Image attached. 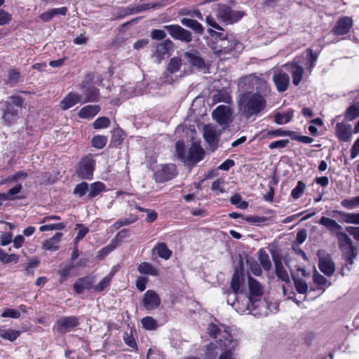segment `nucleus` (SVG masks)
I'll use <instances>...</instances> for the list:
<instances>
[{"label": "nucleus", "instance_id": "38", "mask_svg": "<svg viewBox=\"0 0 359 359\" xmlns=\"http://www.w3.org/2000/svg\"><path fill=\"white\" fill-rule=\"evenodd\" d=\"M293 116V111H288L286 113L278 112L275 115V122L278 124H285L290 121Z\"/></svg>", "mask_w": 359, "mask_h": 359}, {"label": "nucleus", "instance_id": "22", "mask_svg": "<svg viewBox=\"0 0 359 359\" xmlns=\"http://www.w3.org/2000/svg\"><path fill=\"white\" fill-rule=\"evenodd\" d=\"M77 325V318L74 316H69L59 320L57 322V328L59 332L64 333Z\"/></svg>", "mask_w": 359, "mask_h": 359}, {"label": "nucleus", "instance_id": "8", "mask_svg": "<svg viewBox=\"0 0 359 359\" xmlns=\"http://www.w3.org/2000/svg\"><path fill=\"white\" fill-rule=\"evenodd\" d=\"M317 255L320 271L327 276H332L335 271V264L331 255L323 250H318Z\"/></svg>", "mask_w": 359, "mask_h": 359}, {"label": "nucleus", "instance_id": "43", "mask_svg": "<svg viewBox=\"0 0 359 359\" xmlns=\"http://www.w3.org/2000/svg\"><path fill=\"white\" fill-rule=\"evenodd\" d=\"M22 190V185L18 184L8 190L6 194H0V199L4 201L14 199V195L19 194Z\"/></svg>", "mask_w": 359, "mask_h": 359}, {"label": "nucleus", "instance_id": "21", "mask_svg": "<svg viewBox=\"0 0 359 359\" xmlns=\"http://www.w3.org/2000/svg\"><path fill=\"white\" fill-rule=\"evenodd\" d=\"M82 97L76 93H68L60 103V107L63 110H67L81 102Z\"/></svg>", "mask_w": 359, "mask_h": 359}, {"label": "nucleus", "instance_id": "47", "mask_svg": "<svg viewBox=\"0 0 359 359\" xmlns=\"http://www.w3.org/2000/svg\"><path fill=\"white\" fill-rule=\"evenodd\" d=\"M241 284V277L240 274L238 273V272L236 271L234 272L232 279H231V287L234 292L233 297H236V294L239 291Z\"/></svg>", "mask_w": 359, "mask_h": 359}, {"label": "nucleus", "instance_id": "25", "mask_svg": "<svg viewBox=\"0 0 359 359\" xmlns=\"http://www.w3.org/2000/svg\"><path fill=\"white\" fill-rule=\"evenodd\" d=\"M62 235V233H56L53 237L46 240L42 244L43 249L49 251L57 250Z\"/></svg>", "mask_w": 359, "mask_h": 359}, {"label": "nucleus", "instance_id": "56", "mask_svg": "<svg viewBox=\"0 0 359 359\" xmlns=\"http://www.w3.org/2000/svg\"><path fill=\"white\" fill-rule=\"evenodd\" d=\"M66 226V224L63 222L54 224H45L40 226L39 230L41 231H53V230H62L64 229Z\"/></svg>", "mask_w": 359, "mask_h": 359}, {"label": "nucleus", "instance_id": "41", "mask_svg": "<svg viewBox=\"0 0 359 359\" xmlns=\"http://www.w3.org/2000/svg\"><path fill=\"white\" fill-rule=\"evenodd\" d=\"M113 274L110 273L108 276L104 277L97 284L93 285V290L96 292H102L106 289L112 278Z\"/></svg>", "mask_w": 359, "mask_h": 359}, {"label": "nucleus", "instance_id": "36", "mask_svg": "<svg viewBox=\"0 0 359 359\" xmlns=\"http://www.w3.org/2000/svg\"><path fill=\"white\" fill-rule=\"evenodd\" d=\"M155 250L157 252L158 256L164 259H168L171 255L172 252L170 250L166 244L165 243H160L156 247Z\"/></svg>", "mask_w": 359, "mask_h": 359}, {"label": "nucleus", "instance_id": "53", "mask_svg": "<svg viewBox=\"0 0 359 359\" xmlns=\"http://www.w3.org/2000/svg\"><path fill=\"white\" fill-rule=\"evenodd\" d=\"M110 124L109 119L107 117L102 116L98 118L93 123L95 129H102L107 128Z\"/></svg>", "mask_w": 359, "mask_h": 359}, {"label": "nucleus", "instance_id": "29", "mask_svg": "<svg viewBox=\"0 0 359 359\" xmlns=\"http://www.w3.org/2000/svg\"><path fill=\"white\" fill-rule=\"evenodd\" d=\"M341 250L343 252L344 258L347 262L346 267L347 271L349 272L351 271V267L348 265L351 266L353 264V261L357 257V249L354 245H351L350 247L341 249Z\"/></svg>", "mask_w": 359, "mask_h": 359}, {"label": "nucleus", "instance_id": "63", "mask_svg": "<svg viewBox=\"0 0 359 359\" xmlns=\"http://www.w3.org/2000/svg\"><path fill=\"white\" fill-rule=\"evenodd\" d=\"M289 142H290V141L287 139L280 140H278V141H275V142H271L269 145V147L270 149H283V148L286 147L288 145Z\"/></svg>", "mask_w": 359, "mask_h": 359}, {"label": "nucleus", "instance_id": "9", "mask_svg": "<svg viewBox=\"0 0 359 359\" xmlns=\"http://www.w3.org/2000/svg\"><path fill=\"white\" fill-rule=\"evenodd\" d=\"M224 130H219L212 124L205 125L203 128V136L212 150H215L219 142V137Z\"/></svg>", "mask_w": 359, "mask_h": 359}, {"label": "nucleus", "instance_id": "10", "mask_svg": "<svg viewBox=\"0 0 359 359\" xmlns=\"http://www.w3.org/2000/svg\"><path fill=\"white\" fill-rule=\"evenodd\" d=\"M176 175V166L174 164H165L155 170L154 177L156 182L162 183L172 179Z\"/></svg>", "mask_w": 359, "mask_h": 359}, {"label": "nucleus", "instance_id": "28", "mask_svg": "<svg viewBox=\"0 0 359 359\" xmlns=\"http://www.w3.org/2000/svg\"><path fill=\"white\" fill-rule=\"evenodd\" d=\"M319 224L325 226L332 233L336 235L337 233L342 230V227L335 220L326 217H322Z\"/></svg>", "mask_w": 359, "mask_h": 359}, {"label": "nucleus", "instance_id": "52", "mask_svg": "<svg viewBox=\"0 0 359 359\" xmlns=\"http://www.w3.org/2000/svg\"><path fill=\"white\" fill-rule=\"evenodd\" d=\"M294 286L297 291L300 294H306L308 291L306 283L301 278H294Z\"/></svg>", "mask_w": 359, "mask_h": 359}, {"label": "nucleus", "instance_id": "48", "mask_svg": "<svg viewBox=\"0 0 359 359\" xmlns=\"http://www.w3.org/2000/svg\"><path fill=\"white\" fill-rule=\"evenodd\" d=\"M74 266L73 263H63L60 266L58 273L62 278L65 279Z\"/></svg>", "mask_w": 359, "mask_h": 359}, {"label": "nucleus", "instance_id": "13", "mask_svg": "<svg viewBox=\"0 0 359 359\" xmlns=\"http://www.w3.org/2000/svg\"><path fill=\"white\" fill-rule=\"evenodd\" d=\"M173 47V43L170 39H166L164 41L158 43L152 53V58L156 64L161 63L166 56L168 55V52Z\"/></svg>", "mask_w": 359, "mask_h": 359}, {"label": "nucleus", "instance_id": "24", "mask_svg": "<svg viewBox=\"0 0 359 359\" xmlns=\"http://www.w3.org/2000/svg\"><path fill=\"white\" fill-rule=\"evenodd\" d=\"M93 277L86 276L82 278H79L75 282L74 285V290L76 292L81 293L84 290H90L93 288Z\"/></svg>", "mask_w": 359, "mask_h": 359}, {"label": "nucleus", "instance_id": "46", "mask_svg": "<svg viewBox=\"0 0 359 359\" xmlns=\"http://www.w3.org/2000/svg\"><path fill=\"white\" fill-rule=\"evenodd\" d=\"M104 189V185L100 182L93 183L90 187L88 197L93 198L100 194Z\"/></svg>", "mask_w": 359, "mask_h": 359}, {"label": "nucleus", "instance_id": "34", "mask_svg": "<svg viewBox=\"0 0 359 359\" xmlns=\"http://www.w3.org/2000/svg\"><path fill=\"white\" fill-rule=\"evenodd\" d=\"M335 236L337 238L338 245L341 250L353 245L351 239L346 233L342 232L341 230L337 233Z\"/></svg>", "mask_w": 359, "mask_h": 359}, {"label": "nucleus", "instance_id": "61", "mask_svg": "<svg viewBox=\"0 0 359 359\" xmlns=\"http://www.w3.org/2000/svg\"><path fill=\"white\" fill-rule=\"evenodd\" d=\"M88 189V184L86 182H81V184L76 185L74 190V194L79 196H82L86 194Z\"/></svg>", "mask_w": 359, "mask_h": 359}, {"label": "nucleus", "instance_id": "60", "mask_svg": "<svg viewBox=\"0 0 359 359\" xmlns=\"http://www.w3.org/2000/svg\"><path fill=\"white\" fill-rule=\"evenodd\" d=\"M12 20V15L7 11L0 9V25H8Z\"/></svg>", "mask_w": 359, "mask_h": 359}, {"label": "nucleus", "instance_id": "1", "mask_svg": "<svg viewBox=\"0 0 359 359\" xmlns=\"http://www.w3.org/2000/svg\"><path fill=\"white\" fill-rule=\"evenodd\" d=\"M248 294L246 305H241L239 302H233L231 305L241 313H250L255 309V304L259 302L263 295V287L255 279L249 276L248 280Z\"/></svg>", "mask_w": 359, "mask_h": 359}, {"label": "nucleus", "instance_id": "11", "mask_svg": "<svg viewBox=\"0 0 359 359\" xmlns=\"http://www.w3.org/2000/svg\"><path fill=\"white\" fill-rule=\"evenodd\" d=\"M241 48V44L234 40L233 38L219 39L217 42L215 51L218 55L230 54L233 50Z\"/></svg>", "mask_w": 359, "mask_h": 359}, {"label": "nucleus", "instance_id": "3", "mask_svg": "<svg viewBox=\"0 0 359 359\" xmlns=\"http://www.w3.org/2000/svg\"><path fill=\"white\" fill-rule=\"evenodd\" d=\"M238 86L243 91L248 90L254 87L256 88L258 94H263V97L270 92L269 84L264 79L253 75L243 77L238 81Z\"/></svg>", "mask_w": 359, "mask_h": 359}, {"label": "nucleus", "instance_id": "54", "mask_svg": "<svg viewBox=\"0 0 359 359\" xmlns=\"http://www.w3.org/2000/svg\"><path fill=\"white\" fill-rule=\"evenodd\" d=\"M305 189L306 184L303 182L299 181L297 187L292 191L291 195L292 198L294 199L299 198L304 193Z\"/></svg>", "mask_w": 359, "mask_h": 359}, {"label": "nucleus", "instance_id": "35", "mask_svg": "<svg viewBox=\"0 0 359 359\" xmlns=\"http://www.w3.org/2000/svg\"><path fill=\"white\" fill-rule=\"evenodd\" d=\"M286 66H290L292 68V82L295 86H298L302 79L304 69L294 64H288Z\"/></svg>", "mask_w": 359, "mask_h": 359}, {"label": "nucleus", "instance_id": "40", "mask_svg": "<svg viewBox=\"0 0 359 359\" xmlns=\"http://www.w3.org/2000/svg\"><path fill=\"white\" fill-rule=\"evenodd\" d=\"M259 260L264 269L269 271L271 268V263L269 255L264 250L259 251Z\"/></svg>", "mask_w": 359, "mask_h": 359}, {"label": "nucleus", "instance_id": "31", "mask_svg": "<svg viewBox=\"0 0 359 359\" xmlns=\"http://www.w3.org/2000/svg\"><path fill=\"white\" fill-rule=\"evenodd\" d=\"M20 335V331L0 327V337L10 341H15Z\"/></svg>", "mask_w": 359, "mask_h": 359}, {"label": "nucleus", "instance_id": "26", "mask_svg": "<svg viewBox=\"0 0 359 359\" xmlns=\"http://www.w3.org/2000/svg\"><path fill=\"white\" fill-rule=\"evenodd\" d=\"M184 55L191 66L196 67L199 69H205L206 67L204 60L197 53L186 52Z\"/></svg>", "mask_w": 359, "mask_h": 359}, {"label": "nucleus", "instance_id": "62", "mask_svg": "<svg viewBox=\"0 0 359 359\" xmlns=\"http://www.w3.org/2000/svg\"><path fill=\"white\" fill-rule=\"evenodd\" d=\"M1 317L3 318H19L20 317V313L19 311L13 309H6L2 313Z\"/></svg>", "mask_w": 359, "mask_h": 359}, {"label": "nucleus", "instance_id": "2", "mask_svg": "<svg viewBox=\"0 0 359 359\" xmlns=\"http://www.w3.org/2000/svg\"><path fill=\"white\" fill-rule=\"evenodd\" d=\"M266 103V100L262 95L251 92L243 93L239 99V105L248 117L263 111Z\"/></svg>", "mask_w": 359, "mask_h": 359}, {"label": "nucleus", "instance_id": "42", "mask_svg": "<svg viewBox=\"0 0 359 359\" xmlns=\"http://www.w3.org/2000/svg\"><path fill=\"white\" fill-rule=\"evenodd\" d=\"M181 65V58L179 57H174L170 60L167 69L170 73L174 74L180 70Z\"/></svg>", "mask_w": 359, "mask_h": 359}, {"label": "nucleus", "instance_id": "58", "mask_svg": "<svg viewBox=\"0 0 359 359\" xmlns=\"http://www.w3.org/2000/svg\"><path fill=\"white\" fill-rule=\"evenodd\" d=\"M158 6V4H140V5H137L131 8V12L133 13H140V12H142L144 11H146V10H148L150 8H156Z\"/></svg>", "mask_w": 359, "mask_h": 359}, {"label": "nucleus", "instance_id": "37", "mask_svg": "<svg viewBox=\"0 0 359 359\" xmlns=\"http://www.w3.org/2000/svg\"><path fill=\"white\" fill-rule=\"evenodd\" d=\"M313 280L315 284L317 285L318 288L321 289L325 287L327 285H330V283H328V280L326 278H325L323 275H321L316 269L314 268V272L313 274Z\"/></svg>", "mask_w": 359, "mask_h": 359}, {"label": "nucleus", "instance_id": "6", "mask_svg": "<svg viewBox=\"0 0 359 359\" xmlns=\"http://www.w3.org/2000/svg\"><path fill=\"white\" fill-rule=\"evenodd\" d=\"M212 116L224 130L232 122L233 109L226 105H219L212 111Z\"/></svg>", "mask_w": 359, "mask_h": 359}, {"label": "nucleus", "instance_id": "32", "mask_svg": "<svg viewBox=\"0 0 359 359\" xmlns=\"http://www.w3.org/2000/svg\"><path fill=\"white\" fill-rule=\"evenodd\" d=\"M137 270L140 273L142 274L154 276L159 275V269L148 262H143L140 264L137 267Z\"/></svg>", "mask_w": 359, "mask_h": 359}, {"label": "nucleus", "instance_id": "59", "mask_svg": "<svg viewBox=\"0 0 359 359\" xmlns=\"http://www.w3.org/2000/svg\"><path fill=\"white\" fill-rule=\"evenodd\" d=\"M230 201L232 204L237 205L238 208L242 210L246 209L248 206V203L246 201H243L241 196L238 194L233 195L231 198Z\"/></svg>", "mask_w": 359, "mask_h": 359}, {"label": "nucleus", "instance_id": "49", "mask_svg": "<svg viewBox=\"0 0 359 359\" xmlns=\"http://www.w3.org/2000/svg\"><path fill=\"white\" fill-rule=\"evenodd\" d=\"M142 324L146 330H154L156 329L158 326L156 320L150 316L143 318L142 320Z\"/></svg>", "mask_w": 359, "mask_h": 359}, {"label": "nucleus", "instance_id": "64", "mask_svg": "<svg viewBox=\"0 0 359 359\" xmlns=\"http://www.w3.org/2000/svg\"><path fill=\"white\" fill-rule=\"evenodd\" d=\"M224 182L220 180L214 181L212 184L211 189L216 192V194L223 193L224 191L223 188Z\"/></svg>", "mask_w": 359, "mask_h": 359}, {"label": "nucleus", "instance_id": "27", "mask_svg": "<svg viewBox=\"0 0 359 359\" xmlns=\"http://www.w3.org/2000/svg\"><path fill=\"white\" fill-rule=\"evenodd\" d=\"M273 259L275 265V271L276 276L283 281L289 283L290 281L289 274L285 269L280 259L276 256H273Z\"/></svg>", "mask_w": 359, "mask_h": 359}, {"label": "nucleus", "instance_id": "44", "mask_svg": "<svg viewBox=\"0 0 359 359\" xmlns=\"http://www.w3.org/2000/svg\"><path fill=\"white\" fill-rule=\"evenodd\" d=\"M359 116V104H355L349 107L346 111L345 118L349 121Z\"/></svg>", "mask_w": 359, "mask_h": 359}, {"label": "nucleus", "instance_id": "23", "mask_svg": "<svg viewBox=\"0 0 359 359\" xmlns=\"http://www.w3.org/2000/svg\"><path fill=\"white\" fill-rule=\"evenodd\" d=\"M336 133L340 140L348 142L351 137V126L344 123H338L336 126Z\"/></svg>", "mask_w": 359, "mask_h": 359}, {"label": "nucleus", "instance_id": "30", "mask_svg": "<svg viewBox=\"0 0 359 359\" xmlns=\"http://www.w3.org/2000/svg\"><path fill=\"white\" fill-rule=\"evenodd\" d=\"M99 111L98 105H87L80 109L79 116L82 118H89L95 116Z\"/></svg>", "mask_w": 359, "mask_h": 359}, {"label": "nucleus", "instance_id": "51", "mask_svg": "<svg viewBox=\"0 0 359 359\" xmlns=\"http://www.w3.org/2000/svg\"><path fill=\"white\" fill-rule=\"evenodd\" d=\"M341 204L347 209H353L359 205V196L350 199H344L341 201Z\"/></svg>", "mask_w": 359, "mask_h": 359}, {"label": "nucleus", "instance_id": "7", "mask_svg": "<svg viewBox=\"0 0 359 359\" xmlns=\"http://www.w3.org/2000/svg\"><path fill=\"white\" fill-rule=\"evenodd\" d=\"M244 15L245 13L243 11L231 10L226 5H221L219 7L217 17L221 22L226 24H232L240 20Z\"/></svg>", "mask_w": 359, "mask_h": 359}, {"label": "nucleus", "instance_id": "55", "mask_svg": "<svg viewBox=\"0 0 359 359\" xmlns=\"http://www.w3.org/2000/svg\"><path fill=\"white\" fill-rule=\"evenodd\" d=\"M176 154L179 158L185 162L187 154L184 153V143L183 141H177L175 144Z\"/></svg>", "mask_w": 359, "mask_h": 359}, {"label": "nucleus", "instance_id": "12", "mask_svg": "<svg viewBox=\"0 0 359 359\" xmlns=\"http://www.w3.org/2000/svg\"><path fill=\"white\" fill-rule=\"evenodd\" d=\"M164 28L168 30L169 34L175 39L187 43L192 40L191 33L178 25H165Z\"/></svg>", "mask_w": 359, "mask_h": 359}, {"label": "nucleus", "instance_id": "19", "mask_svg": "<svg viewBox=\"0 0 359 359\" xmlns=\"http://www.w3.org/2000/svg\"><path fill=\"white\" fill-rule=\"evenodd\" d=\"M353 25L352 19L349 17H344L339 19L332 32L336 35H344L347 34Z\"/></svg>", "mask_w": 359, "mask_h": 359}, {"label": "nucleus", "instance_id": "4", "mask_svg": "<svg viewBox=\"0 0 359 359\" xmlns=\"http://www.w3.org/2000/svg\"><path fill=\"white\" fill-rule=\"evenodd\" d=\"M9 101L6 102V109L4 111L3 119L6 124L10 125L18 118V108H20L23 99L19 96L11 97Z\"/></svg>", "mask_w": 359, "mask_h": 359}, {"label": "nucleus", "instance_id": "16", "mask_svg": "<svg viewBox=\"0 0 359 359\" xmlns=\"http://www.w3.org/2000/svg\"><path fill=\"white\" fill-rule=\"evenodd\" d=\"M81 90L84 96L85 102H94L99 100V90L94 86H89L88 81H84L81 83Z\"/></svg>", "mask_w": 359, "mask_h": 359}, {"label": "nucleus", "instance_id": "57", "mask_svg": "<svg viewBox=\"0 0 359 359\" xmlns=\"http://www.w3.org/2000/svg\"><path fill=\"white\" fill-rule=\"evenodd\" d=\"M39 262H40L39 259L37 257L31 259L26 264V268H25L26 273L27 275H33L34 269L39 265Z\"/></svg>", "mask_w": 359, "mask_h": 359}, {"label": "nucleus", "instance_id": "39", "mask_svg": "<svg viewBox=\"0 0 359 359\" xmlns=\"http://www.w3.org/2000/svg\"><path fill=\"white\" fill-rule=\"evenodd\" d=\"M342 221L348 224H359V213L339 212Z\"/></svg>", "mask_w": 359, "mask_h": 359}, {"label": "nucleus", "instance_id": "45", "mask_svg": "<svg viewBox=\"0 0 359 359\" xmlns=\"http://www.w3.org/2000/svg\"><path fill=\"white\" fill-rule=\"evenodd\" d=\"M20 78V74L18 71H17L15 69H11L8 72L6 79V83L11 86H13L17 82H18Z\"/></svg>", "mask_w": 359, "mask_h": 359}, {"label": "nucleus", "instance_id": "5", "mask_svg": "<svg viewBox=\"0 0 359 359\" xmlns=\"http://www.w3.org/2000/svg\"><path fill=\"white\" fill-rule=\"evenodd\" d=\"M222 327L223 330L215 324H210L208 327V333L211 337L218 339V340L222 338L224 340V347L235 348L238 344L237 341L233 339L224 326L222 325Z\"/></svg>", "mask_w": 359, "mask_h": 359}, {"label": "nucleus", "instance_id": "17", "mask_svg": "<svg viewBox=\"0 0 359 359\" xmlns=\"http://www.w3.org/2000/svg\"><path fill=\"white\" fill-rule=\"evenodd\" d=\"M273 81L279 92L285 91L289 86V75L283 72H276L273 76Z\"/></svg>", "mask_w": 359, "mask_h": 359}, {"label": "nucleus", "instance_id": "20", "mask_svg": "<svg viewBox=\"0 0 359 359\" xmlns=\"http://www.w3.org/2000/svg\"><path fill=\"white\" fill-rule=\"evenodd\" d=\"M228 347H224V340L219 338V340H217L215 343H211L207 347L205 355L209 359H215L219 354V352L222 353Z\"/></svg>", "mask_w": 359, "mask_h": 359}, {"label": "nucleus", "instance_id": "18", "mask_svg": "<svg viewBox=\"0 0 359 359\" xmlns=\"http://www.w3.org/2000/svg\"><path fill=\"white\" fill-rule=\"evenodd\" d=\"M205 151L203 149L197 144H193L189 148L188 154L186 156V161L191 163H198L203 158Z\"/></svg>", "mask_w": 359, "mask_h": 359}, {"label": "nucleus", "instance_id": "15", "mask_svg": "<svg viewBox=\"0 0 359 359\" xmlns=\"http://www.w3.org/2000/svg\"><path fill=\"white\" fill-rule=\"evenodd\" d=\"M144 306L147 310H154L161 304L159 295L154 290H147L142 299Z\"/></svg>", "mask_w": 359, "mask_h": 359}, {"label": "nucleus", "instance_id": "33", "mask_svg": "<svg viewBox=\"0 0 359 359\" xmlns=\"http://www.w3.org/2000/svg\"><path fill=\"white\" fill-rule=\"evenodd\" d=\"M181 23L183 25L192 29L197 34H202L204 31V28L202 25L195 20L182 18L181 20Z\"/></svg>", "mask_w": 359, "mask_h": 359}, {"label": "nucleus", "instance_id": "14", "mask_svg": "<svg viewBox=\"0 0 359 359\" xmlns=\"http://www.w3.org/2000/svg\"><path fill=\"white\" fill-rule=\"evenodd\" d=\"M95 161L88 157L83 158L79 163L77 173L82 179H90L93 176Z\"/></svg>", "mask_w": 359, "mask_h": 359}, {"label": "nucleus", "instance_id": "50", "mask_svg": "<svg viewBox=\"0 0 359 359\" xmlns=\"http://www.w3.org/2000/svg\"><path fill=\"white\" fill-rule=\"evenodd\" d=\"M107 142V137L104 135H96L91 140L92 145L97 149L103 148Z\"/></svg>", "mask_w": 359, "mask_h": 359}]
</instances>
